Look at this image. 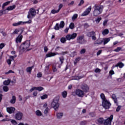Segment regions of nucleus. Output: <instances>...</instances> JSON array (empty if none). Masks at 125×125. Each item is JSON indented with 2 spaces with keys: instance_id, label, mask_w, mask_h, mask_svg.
Here are the masks:
<instances>
[{
  "instance_id": "nucleus-1",
  "label": "nucleus",
  "mask_w": 125,
  "mask_h": 125,
  "mask_svg": "<svg viewBox=\"0 0 125 125\" xmlns=\"http://www.w3.org/2000/svg\"><path fill=\"white\" fill-rule=\"evenodd\" d=\"M93 8L94 11L93 12V16L97 17L102 13L104 7L102 5L95 4Z\"/></svg>"
},
{
  "instance_id": "nucleus-2",
  "label": "nucleus",
  "mask_w": 125,
  "mask_h": 125,
  "mask_svg": "<svg viewBox=\"0 0 125 125\" xmlns=\"http://www.w3.org/2000/svg\"><path fill=\"white\" fill-rule=\"evenodd\" d=\"M100 97L102 100V105L103 107L104 108V109H109L110 107H111V104L109 101L106 99V97H105V95L103 93H101L100 95Z\"/></svg>"
},
{
  "instance_id": "nucleus-3",
  "label": "nucleus",
  "mask_w": 125,
  "mask_h": 125,
  "mask_svg": "<svg viewBox=\"0 0 125 125\" xmlns=\"http://www.w3.org/2000/svg\"><path fill=\"white\" fill-rule=\"evenodd\" d=\"M114 116L111 115L109 118H108L106 120L104 121L103 118H99L98 119V122L99 124H103L104 123V125H111L112 121H113Z\"/></svg>"
},
{
  "instance_id": "nucleus-4",
  "label": "nucleus",
  "mask_w": 125,
  "mask_h": 125,
  "mask_svg": "<svg viewBox=\"0 0 125 125\" xmlns=\"http://www.w3.org/2000/svg\"><path fill=\"white\" fill-rule=\"evenodd\" d=\"M31 44V42L30 41H26L22 44H21L20 47L21 50L22 51H27L29 50V47H30V45Z\"/></svg>"
},
{
  "instance_id": "nucleus-5",
  "label": "nucleus",
  "mask_w": 125,
  "mask_h": 125,
  "mask_svg": "<svg viewBox=\"0 0 125 125\" xmlns=\"http://www.w3.org/2000/svg\"><path fill=\"white\" fill-rule=\"evenodd\" d=\"M60 104H59V99L57 97L55 98L51 103V106L56 111L58 110Z\"/></svg>"
},
{
  "instance_id": "nucleus-6",
  "label": "nucleus",
  "mask_w": 125,
  "mask_h": 125,
  "mask_svg": "<svg viewBox=\"0 0 125 125\" xmlns=\"http://www.w3.org/2000/svg\"><path fill=\"white\" fill-rule=\"evenodd\" d=\"M65 27V22L64 21H61L59 23H56L54 27V30L58 31L60 29H63Z\"/></svg>"
},
{
  "instance_id": "nucleus-7",
  "label": "nucleus",
  "mask_w": 125,
  "mask_h": 125,
  "mask_svg": "<svg viewBox=\"0 0 125 125\" xmlns=\"http://www.w3.org/2000/svg\"><path fill=\"white\" fill-rule=\"evenodd\" d=\"M32 23V20H29L28 21H19L16 23H14L13 24V26L14 27H17V26H20V25H25V24H31Z\"/></svg>"
},
{
  "instance_id": "nucleus-8",
  "label": "nucleus",
  "mask_w": 125,
  "mask_h": 125,
  "mask_svg": "<svg viewBox=\"0 0 125 125\" xmlns=\"http://www.w3.org/2000/svg\"><path fill=\"white\" fill-rule=\"evenodd\" d=\"M36 10L34 8H31L29 10V12H28V15H27V18L28 19H31V18H33L35 15H36Z\"/></svg>"
},
{
  "instance_id": "nucleus-9",
  "label": "nucleus",
  "mask_w": 125,
  "mask_h": 125,
  "mask_svg": "<svg viewBox=\"0 0 125 125\" xmlns=\"http://www.w3.org/2000/svg\"><path fill=\"white\" fill-rule=\"evenodd\" d=\"M78 34L76 33H73L71 34H67L65 36V38L67 41H71V40H75V38H77Z\"/></svg>"
},
{
  "instance_id": "nucleus-10",
  "label": "nucleus",
  "mask_w": 125,
  "mask_h": 125,
  "mask_svg": "<svg viewBox=\"0 0 125 125\" xmlns=\"http://www.w3.org/2000/svg\"><path fill=\"white\" fill-rule=\"evenodd\" d=\"M91 6H89L88 8L82 14L81 16H86V15H88L91 11Z\"/></svg>"
},
{
  "instance_id": "nucleus-11",
  "label": "nucleus",
  "mask_w": 125,
  "mask_h": 125,
  "mask_svg": "<svg viewBox=\"0 0 125 125\" xmlns=\"http://www.w3.org/2000/svg\"><path fill=\"white\" fill-rule=\"evenodd\" d=\"M74 93L79 96V97H83L84 95L83 91L81 89H77L75 92Z\"/></svg>"
},
{
  "instance_id": "nucleus-12",
  "label": "nucleus",
  "mask_w": 125,
  "mask_h": 125,
  "mask_svg": "<svg viewBox=\"0 0 125 125\" xmlns=\"http://www.w3.org/2000/svg\"><path fill=\"white\" fill-rule=\"evenodd\" d=\"M16 8V5H13L8 6L6 9H5V12H6V14L8 13V11H11L12 10H14Z\"/></svg>"
},
{
  "instance_id": "nucleus-13",
  "label": "nucleus",
  "mask_w": 125,
  "mask_h": 125,
  "mask_svg": "<svg viewBox=\"0 0 125 125\" xmlns=\"http://www.w3.org/2000/svg\"><path fill=\"white\" fill-rule=\"evenodd\" d=\"M83 38H84L83 36H80L77 38V41L79 43H81V44L84 43V40L83 39Z\"/></svg>"
},
{
  "instance_id": "nucleus-14",
  "label": "nucleus",
  "mask_w": 125,
  "mask_h": 125,
  "mask_svg": "<svg viewBox=\"0 0 125 125\" xmlns=\"http://www.w3.org/2000/svg\"><path fill=\"white\" fill-rule=\"evenodd\" d=\"M22 39H23V36L22 35H19L16 38V43H20V42H21Z\"/></svg>"
},
{
  "instance_id": "nucleus-15",
  "label": "nucleus",
  "mask_w": 125,
  "mask_h": 125,
  "mask_svg": "<svg viewBox=\"0 0 125 125\" xmlns=\"http://www.w3.org/2000/svg\"><path fill=\"white\" fill-rule=\"evenodd\" d=\"M16 57V56L15 57L13 56H10L9 59L7 60L6 62L8 65H11V62L14 61V58Z\"/></svg>"
},
{
  "instance_id": "nucleus-16",
  "label": "nucleus",
  "mask_w": 125,
  "mask_h": 125,
  "mask_svg": "<svg viewBox=\"0 0 125 125\" xmlns=\"http://www.w3.org/2000/svg\"><path fill=\"white\" fill-rule=\"evenodd\" d=\"M95 35V32H94V31H92L91 32L87 33L88 37H92V39L94 41H95V40H96V37L94 36Z\"/></svg>"
},
{
  "instance_id": "nucleus-17",
  "label": "nucleus",
  "mask_w": 125,
  "mask_h": 125,
  "mask_svg": "<svg viewBox=\"0 0 125 125\" xmlns=\"http://www.w3.org/2000/svg\"><path fill=\"white\" fill-rule=\"evenodd\" d=\"M58 53H53V52H49L46 55V58H48L49 57H53V56H55V55H58Z\"/></svg>"
},
{
  "instance_id": "nucleus-18",
  "label": "nucleus",
  "mask_w": 125,
  "mask_h": 125,
  "mask_svg": "<svg viewBox=\"0 0 125 125\" xmlns=\"http://www.w3.org/2000/svg\"><path fill=\"white\" fill-rule=\"evenodd\" d=\"M22 117H23V114H22L21 112H18L16 114V119L19 121L22 119Z\"/></svg>"
},
{
  "instance_id": "nucleus-19",
  "label": "nucleus",
  "mask_w": 125,
  "mask_h": 125,
  "mask_svg": "<svg viewBox=\"0 0 125 125\" xmlns=\"http://www.w3.org/2000/svg\"><path fill=\"white\" fill-rule=\"evenodd\" d=\"M6 110L7 112H8L9 114H12V113H14V111H15V108L13 107H7Z\"/></svg>"
},
{
  "instance_id": "nucleus-20",
  "label": "nucleus",
  "mask_w": 125,
  "mask_h": 125,
  "mask_svg": "<svg viewBox=\"0 0 125 125\" xmlns=\"http://www.w3.org/2000/svg\"><path fill=\"white\" fill-rule=\"evenodd\" d=\"M81 88L83 90V91L86 92L88 91V89H89V88L88 87V86L87 85L84 84L81 86Z\"/></svg>"
},
{
  "instance_id": "nucleus-21",
  "label": "nucleus",
  "mask_w": 125,
  "mask_h": 125,
  "mask_svg": "<svg viewBox=\"0 0 125 125\" xmlns=\"http://www.w3.org/2000/svg\"><path fill=\"white\" fill-rule=\"evenodd\" d=\"M102 42H103L102 39H99L95 42L94 44L95 45H99V44H101Z\"/></svg>"
},
{
  "instance_id": "nucleus-22",
  "label": "nucleus",
  "mask_w": 125,
  "mask_h": 125,
  "mask_svg": "<svg viewBox=\"0 0 125 125\" xmlns=\"http://www.w3.org/2000/svg\"><path fill=\"white\" fill-rule=\"evenodd\" d=\"M103 42H104V45L106 44V43H108L109 42H110V38H104L102 39Z\"/></svg>"
},
{
  "instance_id": "nucleus-23",
  "label": "nucleus",
  "mask_w": 125,
  "mask_h": 125,
  "mask_svg": "<svg viewBox=\"0 0 125 125\" xmlns=\"http://www.w3.org/2000/svg\"><path fill=\"white\" fill-rule=\"evenodd\" d=\"M11 2H12V0L11 1H8L4 2L2 5V8L3 9L5 6H7Z\"/></svg>"
},
{
  "instance_id": "nucleus-24",
  "label": "nucleus",
  "mask_w": 125,
  "mask_h": 125,
  "mask_svg": "<svg viewBox=\"0 0 125 125\" xmlns=\"http://www.w3.org/2000/svg\"><path fill=\"white\" fill-rule=\"evenodd\" d=\"M36 116L38 117H41V116H42V111H41L40 110H37L35 112Z\"/></svg>"
},
{
  "instance_id": "nucleus-25",
  "label": "nucleus",
  "mask_w": 125,
  "mask_h": 125,
  "mask_svg": "<svg viewBox=\"0 0 125 125\" xmlns=\"http://www.w3.org/2000/svg\"><path fill=\"white\" fill-rule=\"evenodd\" d=\"M63 112H58L57 113V119H61L62 118V117H63Z\"/></svg>"
},
{
  "instance_id": "nucleus-26",
  "label": "nucleus",
  "mask_w": 125,
  "mask_h": 125,
  "mask_svg": "<svg viewBox=\"0 0 125 125\" xmlns=\"http://www.w3.org/2000/svg\"><path fill=\"white\" fill-rule=\"evenodd\" d=\"M11 80L9 79H8L7 80L4 81L3 82V83L4 85H9V83H10Z\"/></svg>"
},
{
  "instance_id": "nucleus-27",
  "label": "nucleus",
  "mask_w": 125,
  "mask_h": 125,
  "mask_svg": "<svg viewBox=\"0 0 125 125\" xmlns=\"http://www.w3.org/2000/svg\"><path fill=\"white\" fill-rule=\"evenodd\" d=\"M33 68H34V66L27 67L26 69L27 72L29 73V74H31L32 72V70L33 69Z\"/></svg>"
},
{
  "instance_id": "nucleus-28",
  "label": "nucleus",
  "mask_w": 125,
  "mask_h": 125,
  "mask_svg": "<svg viewBox=\"0 0 125 125\" xmlns=\"http://www.w3.org/2000/svg\"><path fill=\"white\" fill-rule=\"evenodd\" d=\"M16 101V97H15V96H13L12 99L10 101V103H11V104H14Z\"/></svg>"
},
{
  "instance_id": "nucleus-29",
  "label": "nucleus",
  "mask_w": 125,
  "mask_h": 125,
  "mask_svg": "<svg viewBox=\"0 0 125 125\" xmlns=\"http://www.w3.org/2000/svg\"><path fill=\"white\" fill-rule=\"evenodd\" d=\"M116 66L117 67L122 68L123 67H124V66H125V64L122 62H119L117 64Z\"/></svg>"
},
{
  "instance_id": "nucleus-30",
  "label": "nucleus",
  "mask_w": 125,
  "mask_h": 125,
  "mask_svg": "<svg viewBox=\"0 0 125 125\" xmlns=\"http://www.w3.org/2000/svg\"><path fill=\"white\" fill-rule=\"evenodd\" d=\"M102 34L104 36L108 35L109 34V30H108L107 29L104 30L102 32Z\"/></svg>"
},
{
  "instance_id": "nucleus-31",
  "label": "nucleus",
  "mask_w": 125,
  "mask_h": 125,
  "mask_svg": "<svg viewBox=\"0 0 125 125\" xmlns=\"http://www.w3.org/2000/svg\"><path fill=\"white\" fill-rule=\"evenodd\" d=\"M111 97H112V99L114 100V103H115L116 104H117L118 101L117 100V97H116V95H115V94H112Z\"/></svg>"
},
{
  "instance_id": "nucleus-32",
  "label": "nucleus",
  "mask_w": 125,
  "mask_h": 125,
  "mask_svg": "<svg viewBox=\"0 0 125 125\" xmlns=\"http://www.w3.org/2000/svg\"><path fill=\"white\" fill-rule=\"evenodd\" d=\"M47 97H48V95H47V94H44L41 96V99L42 100H44V99H47Z\"/></svg>"
},
{
  "instance_id": "nucleus-33",
  "label": "nucleus",
  "mask_w": 125,
  "mask_h": 125,
  "mask_svg": "<svg viewBox=\"0 0 125 125\" xmlns=\"http://www.w3.org/2000/svg\"><path fill=\"white\" fill-rule=\"evenodd\" d=\"M69 29H71V30H73L75 28V24L73 22L70 23V24L69 25Z\"/></svg>"
},
{
  "instance_id": "nucleus-34",
  "label": "nucleus",
  "mask_w": 125,
  "mask_h": 125,
  "mask_svg": "<svg viewBox=\"0 0 125 125\" xmlns=\"http://www.w3.org/2000/svg\"><path fill=\"white\" fill-rule=\"evenodd\" d=\"M62 95L63 98H66L67 97V91H64L62 93Z\"/></svg>"
},
{
  "instance_id": "nucleus-35",
  "label": "nucleus",
  "mask_w": 125,
  "mask_h": 125,
  "mask_svg": "<svg viewBox=\"0 0 125 125\" xmlns=\"http://www.w3.org/2000/svg\"><path fill=\"white\" fill-rule=\"evenodd\" d=\"M43 89H44V88L42 86L36 87V90H38V91H42Z\"/></svg>"
},
{
  "instance_id": "nucleus-36",
  "label": "nucleus",
  "mask_w": 125,
  "mask_h": 125,
  "mask_svg": "<svg viewBox=\"0 0 125 125\" xmlns=\"http://www.w3.org/2000/svg\"><path fill=\"white\" fill-rule=\"evenodd\" d=\"M101 20H102V18L100 17H98L95 19V22L96 24H99V22H100Z\"/></svg>"
},
{
  "instance_id": "nucleus-37",
  "label": "nucleus",
  "mask_w": 125,
  "mask_h": 125,
  "mask_svg": "<svg viewBox=\"0 0 125 125\" xmlns=\"http://www.w3.org/2000/svg\"><path fill=\"white\" fill-rule=\"evenodd\" d=\"M3 91H5V92H7V91L9 90V88L7 86H3Z\"/></svg>"
},
{
  "instance_id": "nucleus-38",
  "label": "nucleus",
  "mask_w": 125,
  "mask_h": 125,
  "mask_svg": "<svg viewBox=\"0 0 125 125\" xmlns=\"http://www.w3.org/2000/svg\"><path fill=\"white\" fill-rule=\"evenodd\" d=\"M3 14H6V12H5V10H0V16H2Z\"/></svg>"
},
{
  "instance_id": "nucleus-39",
  "label": "nucleus",
  "mask_w": 125,
  "mask_h": 125,
  "mask_svg": "<svg viewBox=\"0 0 125 125\" xmlns=\"http://www.w3.org/2000/svg\"><path fill=\"white\" fill-rule=\"evenodd\" d=\"M82 78H83V76H75L73 79V80H80V79H82Z\"/></svg>"
},
{
  "instance_id": "nucleus-40",
  "label": "nucleus",
  "mask_w": 125,
  "mask_h": 125,
  "mask_svg": "<svg viewBox=\"0 0 125 125\" xmlns=\"http://www.w3.org/2000/svg\"><path fill=\"white\" fill-rule=\"evenodd\" d=\"M66 40H67L66 38H65V37H62L61 39V42L62 43H65V42H66Z\"/></svg>"
},
{
  "instance_id": "nucleus-41",
  "label": "nucleus",
  "mask_w": 125,
  "mask_h": 125,
  "mask_svg": "<svg viewBox=\"0 0 125 125\" xmlns=\"http://www.w3.org/2000/svg\"><path fill=\"white\" fill-rule=\"evenodd\" d=\"M58 12H59V10H56L55 9H53L51 11V13H52V14H55V13H58Z\"/></svg>"
},
{
  "instance_id": "nucleus-42",
  "label": "nucleus",
  "mask_w": 125,
  "mask_h": 125,
  "mask_svg": "<svg viewBox=\"0 0 125 125\" xmlns=\"http://www.w3.org/2000/svg\"><path fill=\"white\" fill-rule=\"evenodd\" d=\"M10 121L11 122V124H12V125H17V122H16V121H15V120H11L10 119Z\"/></svg>"
},
{
  "instance_id": "nucleus-43",
  "label": "nucleus",
  "mask_w": 125,
  "mask_h": 125,
  "mask_svg": "<svg viewBox=\"0 0 125 125\" xmlns=\"http://www.w3.org/2000/svg\"><path fill=\"white\" fill-rule=\"evenodd\" d=\"M122 50V47H118L116 49L114 50V51L115 52H119V51H121Z\"/></svg>"
},
{
  "instance_id": "nucleus-44",
  "label": "nucleus",
  "mask_w": 125,
  "mask_h": 125,
  "mask_svg": "<svg viewBox=\"0 0 125 125\" xmlns=\"http://www.w3.org/2000/svg\"><path fill=\"white\" fill-rule=\"evenodd\" d=\"M48 111H49V108H48V107H46L44 111V115H47V114H48Z\"/></svg>"
},
{
  "instance_id": "nucleus-45",
  "label": "nucleus",
  "mask_w": 125,
  "mask_h": 125,
  "mask_svg": "<svg viewBox=\"0 0 125 125\" xmlns=\"http://www.w3.org/2000/svg\"><path fill=\"white\" fill-rule=\"evenodd\" d=\"M34 90H37V87H33L29 90V91L30 92H33Z\"/></svg>"
},
{
  "instance_id": "nucleus-46",
  "label": "nucleus",
  "mask_w": 125,
  "mask_h": 125,
  "mask_svg": "<svg viewBox=\"0 0 125 125\" xmlns=\"http://www.w3.org/2000/svg\"><path fill=\"white\" fill-rule=\"evenodd\" d=\"M5 46V44L4 43H0V49H2V48Z\"/></svg>"
},
{
  "instance_id": "nucleus-47",
  "label": "nucleus",
  "mask_w": 125,
  "mask_h": 125,
  "mask_svg": "<svg viewBox=\"0 0 125 125\" xmlns=\"http://www.w3.org/2000/svg\"><path fill=\"white\" fill-rule=\"evenodd\" d=\"M78 18V14H75L72 17V20H75V19H77Z\"/></svg>"
},
{
  "instance_id": "nucleus-48",
  "label": "nucleus",
  "mask_w": 125,
  "mask_h": 125,
  "mask_svg": "<svg viewBox=\"0 0 125 125\" xmlns=\"http://www.w3.org/2000/svg\"><path fill=\"white\" fill-rule=\"evenodd\" d=\"M62 7H63V4L61 3L59 5V8L58 9V10H59V12L60 11V10L61 9V8H62Z\"/></svg>"
},
{
  "instance_id": "nucleus-49",
  "label": "nucleus",
  "mask_w": 125,
  "mask_h": 125,
  "mask_svg": "<svg viewBox=\"0 0 125 125\" xmlns=\"http://www.w3.org/2000/svg\"><path fill=\"white\" fill-rule=\"evenodd\" d=\"M42 74L41 72H39L37 74V78H42Z\"/></svg>"
},
{
  "instance_id": "nucleus-50",
  "label": "nucleus",
  "mask_w": 125,
  "mask_h": 125,
  "mask_svg": "<svg viewBox=\"0 0 125 125\" xmlns=\"http://www.w3.org/2000/svg\"><path fill=\"white\" fill-rule=\"evenodd\" d=\"M18 33H19V29H16L14 31L13 34H17Z\"/></svg>"
},
{
  "instance_id": "nucleus-51",
  "label": "nucleus",
  "mask_w": 125,
  "mask_h": 125,
  "mask_svg": "<svg viewBox=\"0 0 125 125\" xmlns=\"http://www.w3.org/2000/svg\"><path fill=\"white\" fill-rule=\"evenodd\" d=\"M60 61L61 62V64H63V62L64 61V58L63 57H62L59 58Z\"/></svg>"
},
{
  "instance_id": "nucleus-52",
  "label": "nucleus",
  "mask_w": 125,
  "mask_h": 125,
  "mask_svg": "<svg viewBox=\"0 0 125 125\" xmlns=\"http://www.w3.org/2000/svg\"><path fill=\"white\" fill-rule=\"evenodd\" d=\"M10 121V119L8 118H6L2 120L1 122H9Z\"/></svg>"
},
{
  "instance_id": "nucleus-53",
  "label": "nucleus",
  "mask_w": 125,
  "mask_h": 125,
  "mask_svg": "<svg viewBox=\"0 0 125 125\" xmlns=\"http://www.w3.org/2000/svg\"><path fill=\"white\" fill-rule=\"evenodd\" d=\"M84 1L83 0H81L80 2L78 4L79 6H81V5H83V4L84 3Z\"/></svg>"
},
{
  "instance_id": "nucleus-54",
  "label": "nucleus",
  "mask_w": 125,
  "mask_h": 125,
  "mask_svg": "<svg viewBox=\"0 0 125 125\" xmlns=\"http://www.w3.org/2000/svg\"><path fill=\"white\" fill-rule=\"evenodd\" d=\"M85 53V49H82L80 51L81 54H83V53Z\"/></svg>"
},
{
  "instance_id": "nucleus-55",
  "label": "nucleus",
  "mask_w": 125,
  "mask_h": 125,
  "mask_svg": "<svg viewBox=\"0 0 125 125\" xmlns=\"http://www.w3.org/2000/svg\"><path fill=\"white\" fill-rule=\"evenodd\" d=\"M11 73H14V72H13L12 70H9L8 72H5V75H8V74H11Z\"/></svg>"
},
{
  "instance_id": "nucleus-56",
  "label": "nucleus",
  "mask_w": 125,
  "mask_h": 125,
  "mask_svg": "<svg viewBox=\"0 0 125 125\" xmlns=\"http://www.w3.org/2000/svg\"><path fill=\"white\" fill-rule=\"evenodd\" d=\"M78 61H80V58H77L75 59L74 64H76V63H78Z\"/></svg>"
},
{
  "instance_id": "nucleus-57",
  "label": "nucleus",
  "mask_w": 125,
  "mask_h": 125,
  "mask_svg": "<svg viewBox=\"0 0 125 125\" xmlns=\"http://www.w3.org/2000/svg\"><path fill=\"white\" fill-rule=\"evenodd\" d=\"M109 75H114L115 74V72H114V70H111L109 71Z\"/></svg>"
},
{
  "instance_id": "nucleus-58",
  "label": "nucleus",
  "mask_w": 125,
  "mask_h": 125,
  "mask_svg": "<svg viewBox=\"0 0 125 125\" xmlns=\"http://www.w3.org/2000/svg\"><path fill=\"white\" fill-rule=\"evenodd\" d=\"M101 70H100V69L99 68H96L95 70V73H100V71Z\"/></svg>"
},
{
  "instance_id": "nucleus-59",
  "label": "nucleus",
  "mask_w": 125,
  "mask_h": 125,
  "mask_svg": "<svg viewBox=\"0 0 125 125\" xmlns=\"http://www.w3.org/2000/svg\"><path fill=\"white\" fill-rule=\"evenodd\" d=\"M53 72H56L57 71V69L56 68V67L54 65L53 66Z\"/></svg>"
},
{
  "instance_id": "nucleus-60",
  "label": "nucleus",
  "mask_w": 125,
  "mask_h": 125,
  "mask_svg": "<svg viewBox=\"0 0 125 125\" xmlns=\"http://www.w3.org/2000/svg\"><path fill=\"white\" fill-rule=\"evenodd\" d=\"M102 52V50H100L98 51L97 53V55L98 56V55H100L101 54V53Z\"/></svg>"
},
{
  "instance_id": "nucleus-61",
  "label": "nucleus",
  "mask_w": 125,
  "mask_h": 125,
  "mask_svg": "<svg viewBox=\"0 0 125 125\" xmlns=\"http://www.w3.org/2000/svg\"><path fill=\"white\" fill-rule=\"evenodd\" d=\"M33 96H34V97L37 96L38 95V92H37V91L34 92L33 93Z\"/></svg>"
},
{
  "instance_id": "nucleus-62",
  "label": "nucleus",
  "mask_w": 125,
  "mask_h": 125,
  "mask_svg": "<svg viewBox=\"0 0 125 125\" xmlns=\"http://www.w3.org/2000/svg\"><path fill=\"white\" fill-rule=\"evenodd\" d=\"M64 33H68L69 32V27H66L64 30Z\"/></svg>"
},
{
  "instance_id": "nucleus-63",
  "label": "nucleus",
  "mask_w": 125,
  "mask_h": 125,
  "mask_svg": "<svg viewBox=\"0 0 125 125\" xmlns=\"http://www.w3.org/2000/svg\"><path fill=\"white\" fill-rule=\"evenodd\" d=\"M44 52H47V51H48V48H47L46 46H45L44 47Z\"/></svg>"
},
{
  "instance_id": "nucleus-64",
  "label": "nucleus",
  "mask_w": 125,
  "mask_h": 125,
  "mask_svg": "<svg viewBox=\"0 0 125 125\" xmlns=\"http://www.w3.org/2000/svg\"><path fill=\"white\" fill-rule=\"evenodd\" d=\"M107 22H108V21H107V20L104 21L103 22V25H104V26H106V25Z\"/></svg>"
}]
</instances>
